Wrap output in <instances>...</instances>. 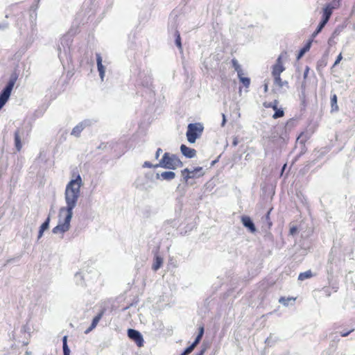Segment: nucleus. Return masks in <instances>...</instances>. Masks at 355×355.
Wrapping results in <instances>:
<instances>
[{
    "mask_svg": "<svg viewBox=\"0 0 355 355\" xmlns=\"http://www.w3.org/2000/svg\"><path fill=\"white\" fill-rule=\"evenodd\" d=\"M183 180L189 184V180L190 179L198 178L200 177L203 176L204 172L202 171V167H196L193 169L184 168L181 171Z\"/></svg>",
    "mask_w": 355,
    "mask_h": 355,
    "instance_id": "obj_7",
    "label": "nucleus"
},
{
    "mask_svg": "<svg viewBox=\"0 0 355 355\" xmlns=\"http://www.w3.org/2000/svg\"><path fill=\"white\" fill-rule=\"evenodd\" d=\"M96 62H97V68L98 71L99 72V76L101 78V80L103 81L104 76H105V68L102 64V58L101 56L100 53H96Z\"/></svg>",
    "mask_w": 355,
    "mask_h": 355,
    "instance_id": "obj_15",
    "label": "nucleus"
},
{
    "mask_svg": "<svg viewBox=\"0 0 355 355\" xmlns=\"http://www.w3.org/2000/svg\"><path fill=\"white\" fill-rule=\"evenodd\" d=\"M51 218L50 216H49L45 221L40 226V228L42 229V230H46L49 227V223H50Z\"/></svg>",
    "mask_w": 355,
    "mask_h": 355,
    "instance_id": "obj_35",
    "label": "nucleus"
},
{
    "mask_svg": "<svg viewBox=\"0 0 355 355\" xmlns=\"http://www.w3.org/2000/svg\"><path fill=\"white\" fill-rule=\"evenodd\" d=\"M312 276V272L311 270H307L306 272H301L298 276V279L300 281H303L304 279L311 277Z\"/></svg>",
    "mask_w": 355,
    "mask_h": 355,
    "instance_id": "obj_29",
    "label": "nucleus"
},
{
    "mask_svg": "<svg viewBox=\"0 0 355 355\" xmlns=\"http://www.w3.org/2000/svg\"><path fill=\"white\" fill-rule=\"evenodd\" d=\"M144 168H156L155 164H151L150 162H145L143 164Z\"/></svg>",
    "mask_w": 355,
    "mask_h": 355,
    "instance_id": "obj_38",
    "label": "nucleus"
},
{
    "mask_svg": "<svg viewBox=\"0 0 355 355\" xmlns=\"http://www.w3.org/2000/svg\"><path fill=\"white\" fill-rule=\"evenodd\" d=\"M63 355H70V354H63Z\"/></svg>",
    "mask_w": 355,
    "mask_h": 355,
    "instance_id": "obj_59",
    "label": "nucleus"
},
{
    "mask_svg": "<svg viewBox=\"0 0 355 355\" xmlns=\"http://www.w3.org/2000/svg\"><path fill=\"white\" fill-rule=\"evenodd\" d=\"M203 334H204V327H200L199 328V332H198V334L197 335L196 338H198L201 340L202 336H203Z\"/></svg>",
    "mask_w": 355,
    "mask_h": 355,
    "instance_id": "obj_40",
    "label": "nucleus"
},
{
    "mask_svg": "<svg viewBox=\"0 0 355 355\" xmlns=\"http://www.w3.org/2000/svg\"><path fill=\"white\" fill-rule=\"evenodd\" d=\"M72 40L69 35H65L60 39V44L58 45V57L60 60L67 58L71 51Z\"/></svg>",
    "mask_w": 355,
    "mask_h": 355,
    "instance_id": "obj_4",
    "label": "nucleus"
},
{
    "mask_svg": "<svg viewBox=\"0 0 355 355\" xmlns=\"http://www.w3.org/2000/svg\"><path fill=\"white\" fill-rule=\"evenodd\" d=\"M163 263V259L159 257V255L156 254L155 256V260H154V263L152 266V269L155 271H157V270H159L162 265Z\"/></svg>",
    "mask_w": 355,
    "mask_h": 355,
    "instance_id": "obj_20",
    "label": "nucleus"
},
{
    "mask_svg": "<svg viewBox=\"0 0 355 355\" xmlns=\"http://www.w3.org/2000/svg\"><path fill=\"white\" fill-rule=\"evenodd\" d=\"M327 58H328V54H324L322 58L317 63V68L318 69H322L324 67H326L327 64Z\"/></svg>",
    "mask_w": 355,
    "mask_h": 355,
    "instance_id": "obj_24",
    "label": "nucleus"
},
{
    "mask_svg": "<svg viewBox=\"0 0 355 355\" xmlns=\"http://www.w3.org/2000/svg\"><path fill=\"white\" fill-rule=\"evenodd\" d=\"M9 27V24L8 22L0 23V31H4Z\"/></svg>",
    "mask_w": 355,
    "mask_h": 355,
    "instance_id": "obj_39",
    "label": "nucleus"
},
{
    "mask_svg": "<svg viewBox=\"0 0 355 355\" xmlns=\"http://www.w3.org/2000/svg\"><path fill=\"white\" fill-rule=\"evenodd\" d=\"M139 83L145 87H150L152 85L153 79L150 74L144 72L139 73Z\"/></svg>",
    "mask_w": 355,
    "mask_h": 355,
    "instance_id": "obj_12",
    "label": "nucleus"
},
{
    "mask_svg": "<svg viewBox=\"0 0 355 355\" xmlns=\"http://www.w3.org/2000/svg\"><path fill=\"white\" fill-rule=\"evenodd\" d=\"M201 340L198 338H196L195 340L193 341V343L191 345L193 348H195L196 347V345L200 343Z\"/></svg>",
    "mask_w": 355,
    "mask_h": 355,
    "instance_id": "obj_47",
    "label": "nucleus"
},
{
    "mask_svg": "<svg viewBox=\"0 0 355 355\" xmlns=\"http://www.w3.org/2000/svg\"><path fill=\"white\" fill-rule=\"evenodd\" d=\"M297 231V228L295 226H293L290 229V234L294 235Z\"/></svg>",
    "mask_w": 355,
    "mask_h": 355,
    "instance_id": "obj_45",
    "label": "nucleus"
},
{
    "mask_svg": "<svg viewBox=\"0 0 355 355\" xmlns=\"http://www.w3.org/2000/svg\"><path fill=\"white\" fill-rule=\"evenodd\" d=\"M240 81L243 84L245 87H248L250 84V80L249 78L243 77V75L238 76Z\"/></svg>",
    "mask_w": 355,
    "mask_h": 355,
    "instance_id": "obj_34",
    "label": "nucleus"
},
{
    "mask_svg": "<svg viewBox=\"0 0 355 355\" xmlns=\"http://www.w3.org/2000/svg\"><path fill=\"white\" fill-rule=\"evenodd\" d=\"M193 349L194 348L190 345L187 347L180 355H189Z\"/></svg>",
    "mask_w": 355,
    "mask_h": 355,
    "instance_id": "obj_36",
    "label": "nucleus"
},
{
    "mask_svg": "<svg viewBox=\"0 0 355 355\" xmlns=\"http://www.w3.org/2000/svg\"><path fill=\"white\" fill-rule=\"evenodd\" d=\"M286 164H284V166H283L282 170H284V169L285 168V167H286Z\"/></svg>",
    "mask_w": 355,
    "mask_h": 355,
    "instance_id": "obj_58",
    "label": "nucleus"
},
{
    "mask_svg": "<svg viewBox=\"0 0 355 355\" xmlns=\"http://www.w3.org/2000/svg\"><path fill=\"white\" fill-rule=\"evenodd\" d=\"M176 175L173 171H164L162 173H157L155 178L157 180L171 181L175 178Z\"/></svg>",
    "mask_w": 355,
    "mask_h": 355,
    "instance_id": "obj_13",
    "label": "nucleus"
},
{
    "mask_svg": "<svg viewBox=\"0 0 355 355\" xmlns=\"http://www.w3.org/2000/svg\"><path fill=\"white\" fill-rule=\"evenodd\" d=\"M285 70L284 67L283 66L282 61V55H280L277 60L275 64L272 67V75L273 78L277 77L279 80V76H280L281 73Z\"/></svg>",
    "mask_w": 355,
    "mask_h": 355,
    "instance_id": "obj_10",
    "label": "nucleus"
},
{
    "mask_svg": "<svg viewBox=\"0 0 355 355\" xmlns=\"http://www.w3.org/2000/svg\"><path fill=\"white\" fill-rule=\"evenodd\" d=\"M300 99L302 102V104L304 105L306 103V94L304 91H301V94H300Z\"/></svg>",
    "mask_w": 355,
    "mask_h": 355,
    "instance_id": "obj_37",
    "label": "nucleus"
},
{
    "mask_svg": "<svg viewBox=\"0 0 355 355\" xmlns=\"http://www.w3.org/2000/svg\"><path fill=\"white\" fill-rule=\"evenodd\" d=\"M15 146L17 151H20L22 148L19 130H17L15 132Z\"/></svg>",
    "mask_w": 355,
    "mask_h": 355,
    "instance_id": "obj_19",
    "label": "nucleus"
},
{
    "mask_svg": "<svg viewBox=\"0 0 355 355\" xmlns=\"http://www.w3.org/2000/svg\"><path fill=\"white\" fill-rule=\"evenodd\" d=\"M102 316H103V312L98 314L96 316H95L92 322L90 327L85 331V333L88 334L92 329H94L96 327L99 320L101 319Z\"/></svg>",
    "mask_w": 355,
    "mask_h": 355,
    "instance_id": "obj_17",
    "label": "nucleus"
},
{
    "mask_svg": "<svg viewBox=\"0 0 355 355\" xmlns=\"http://www.w3.org/2000/svg\"><path fill=\"white\" fill-rule=\"evenodd\" d=\"M82 178L79 174L75 179L69 182L64 191V200L66 207H62L59 209V216L60 217L64 212L73 215V209L76 206L80 194V187L82 186Z\"/></svg>",
    "mask_w": 355,
    "mask_h": 355,
    "instance_id": "obj_1",
    "label": "nucleus"
},
{
    "mask_svg": "<svg viewBox=\"0 0 355 355\" xmlns=\"http://www.w3.org/2000/svg\"><path fill=\"white\" fill-rule=\"evenodd\" d=\"M180 150L182 155L187 158H193L196 155L195 149L189 148L184 144L180 146Z\"/></svg>",
    "mask_w": 355,
    "mask_h": 355,
    "instance_id": "obj_14",
    "label": "nucleus"
},
{
    "mask_svg": "<svg viewBox=\"0 0 355 355\" xmlns=\"http://www.w3.org/2000/svg\"><path fill=\"white\" fill-rule=\"evenodd\" d=\"M309 70H310L309 67L308 66H306L305 68V70L304 71V75H303L304 80L307 78Z\"/></svg>",
    "mask_w": 355,
    "mask_h": 355,
    "instance_id": "obj_44",
    "label": "nucleus"
},
{
    "mask_svg": "<svg viewBox=\"0 0 355 355\" xmlns=\"http://www.w3.org/2000/svg\"><path fill=\"white\" fill-rule=\"evenodd\" d=\"M295 298L281 297L279 300V302L284 306H288L290 301H295Z\"/></svg>",
    "mask_w": 355,
    "mask_h": 355,
    "instance_id": "obj_32",
    "label": "nucleus"
},
{
    "mask_svg": "<svg viewBox=\"0 0 355 355\" xmlns=\"http://www.w3.org/2000/svg\"><path fill=\"white\" fill-rule=\"evenodd\" d=\"M92 124L90 120L87 119L80 122L78 125H76L72 130L71 135L78 137L80 135L81 132L87 126H89Z\"/></svg>",
    "mask_w": 355,
    "mask_h": 355,
    "instance_id": "obj_9",
    "label": "nucleus"
},
{
    "mask_svg": "<svg viewBox=\"0 0 355 355\" xmlns=\"http://www.w3.org/2000/svg\"><path fill=\"white\" fill-rule=\"evenodd\" d=\"M17 76H12L8 82L6 87L2 89L0 93V110L6 104L9 99L12 88L15 84Z\"/></svg>",
    "mask_w": 355,
    "mask_h": 355,
    "instance_id": "obj_5",
    "label": "nucleus"
},
{
    "mask_svg": "<svg viewBox=\"0 0 355 355\" xmlns=\"http://www.w3.org/2000/svg\"><path fill=\"white\" fill-rule=\"evenodd\" d=\"M354 329H352L347 331H342L340 333V336H343V337H346L349 334H351L352 331H354Z\"/></svg>",
    "mask_w": 355,
    "mask_h": 355,
    "instance_id": "obj_41",
    "label": "nucleus"
},
{
    "mask_svg": "<svg viewBox=\"0 0 355 355\" xmlns=\"http://www.w3.org/2000/svg\"><path fill=\"white\" fill-rule=\"evenodd\" d=\"M30 354H31V352H26V355H30Z\"/></svg>",
    "mask_w": 355,
    "mask_h": 355,
    "instance_id": "obj_56",
    "label": "nucleus"
},
{
    "mask_svg": "<svg viewBox=\"0 0 355 355\" xmlns=\"http://www.w3.org/2000/svg\"><path fill=\"white\" fill-rule=\"evenodd\" d=\"M216 160L215 161H213L212 163H211V165H214L215 163H216Z\"/></svg>",
    "mask_w": 355,
    "mask_h": 355,
    "instance_id": "obj_57",
    "label": "nucleus"
},
{
    "mask_svg": "<svg viewBox=\"0 0 355 355\" xmlns=\"http://www.w3.org/2000/svg\"><path fill=\"white\" fill-rule=\"evenodd\" d=\"M204 127L200 123H189L187 126L186 136L189 143L193 144L202 135Z\"/></svg>",
    "mask_w": 355,
    "mask_h": 355,
    "instance_id": "obj_3",
    "label": "nucleus"
},
{
    "mask_svg": "<svg viewBox=\"0 0 355 355\" xmlns=\"http://www.w3.org/2000/svg\"><path fill=\"white\" fill-rule=\"evenodd\" d=\"M331 111H337L338 110V106L337 104V96L334 94L331 96Z\"/></svg>",
    "mask_w": 355,
    "mask_h": 355,
    "instance_id": "obj_28",
    "label": "nucleus"
},
{
    "mask_svg": "<svg viewBox=\"0 0 355 355\" xmlns=\"http://www.w3.org/2000/svg\"><path fill=\"white\" fill-rule=\"evenodd\" d=\"M162 153V148H157L156 153H155V158L156 159H158V158L160 156V154Z\"/></svg>",
    "mask_w": 355,
    "mask_h": 355,
    "instance_id": "obj_43",
    "label": "nucleus"
},
{
    "mask_svg": "<svg viewBox=\"0 0 355 355\" xmlns=\"http://www.w3.org/2000/svg\"><path fill=\"white\" fill-rule=\"evenodd\" d=\"M174 35L175 37V44H176V46L178 47V49L180 50H182V46L180 34L179 31L177 30L176 28H175V31H174Z\"/></svg>",
    "mask_w": 355,
    "mask_h": 355,
    "instance_id": "obj_25",
    "label": "nucleus"
},
{
    "mask_svg": "<svg viewBox=\"0 0 355 355\" xmlns=\"http://www.w3.org/2000/svg\"><path fill=\"white\" fill-rule=\"evenodd\" d=\"M274 83L281 88L284 87H288V83L286 80L283 81L280 76H279V80L277 79V77L274 78Z\"/></svg>",
    "mask_w": 355,
    "mask_h": 355,
    "instance_id": "obj_27",
    "label": "nucleus"
},
{
    "mask_svg": "<svg viewBox=\"0 0 355 355\" xmlns=\"http://www.w3.org/2000/svg\"><path fill=\"white\" fill-rule=\"evenodd\" d=\"M14 259H8L7 261H6V263L5 264V266L9 263H10L12 261H13Z\"/></svg>",
    "mask_w": 355,
    "mask_h": 355,
    "instance_id": "obj_54",
    "label": "nucleus"
},
{
    "mask_svg": "<svg viewBox=\"0 0 355 355\" xmlns=\"http://www.w3.org/2000/svg\"><path fill=\"white\" fill-rule=\"evenodd\" d=\"M222 116H223V121H222L221 125L224 126L226 123V119H225V116L224 114H223Z\"/></svg>",
    "mask_w": 355,
    "mask_h": 355,
    "instance_id": "obj_50",
    "label": "nucleus"
},
{
    "mask_svg": "<svg viewBox=\"0 0 355 355\" xmlns=\"http://www.w3.org/2000/svg\"><path fill=\"white\" fill-rule=\"evenodd\" d=\"M312 41L309 40L303 48H302L297 55V60H300L307 51H309L311 46Z\"/></svg>",
    "mask_w": 355,
    "mask_h": 355,
    "instance_id": "obj_21",
    "label": "nucleus"
},
{
    "mask_svg": "<svg viewBox=\"0 0 355 355\" xmlns=\"http://www.w3.org/2000/svg\"><path fill=\"white\" fill-rule=\"evenodd\" d=\"M334 340H339V338L336 335L334 338Z\"/></svg>",
    "mask_w": 355,
    "mask_h": 355,
    "instance_id": "obj_55",
    "label": "nucleus"
},
{
    "mask_svg": "<svg viewBox=\"0 0 355 355\" xmlns=\"http://www.w3.org/2000/svg\"><path fill=\"white\" fill-rule=\"evenodd\" d=\"M335 8L336 7L334 3H329L327 4L323 8L322 18L321 21L327 24Z\"/></svg>",
    "mask_w": 355,
    "mask_h": 355,
    "instance_id": "obj_11",
    "label": "nucleus"
},
{
    "mask_svg": "<svg viewBox=\"0 0 355 355\" xmlns=\"http://www.w3.org/2000/svg\"><path fill=\"white\" fill-rule=\"evenodd\" d=\"M128 336L130 339L133 340L138 347L144 346V338L141 334L135 329H129L128 330Z\"/></svg>",
    "mask_w": 355,
    "mask_h": 355,
    "instance_id": "obj_8",
    "label": "nucleus"
},
{
    "mask_svg": "<svg viewBox=\"0 0 355 355\" xmlns=\"http://www.w3.org/2000/svg\"><path fill=\"white\" fill-rule=\"evenodd\" d=\"M275 110V112L272 116L274 119H278L284 116V111L281 109H277L276 106L273 107Z\"/></svg>",
    "mask_w": 355,
    "mask_h": 355,
    "instance_id": "obj_33",
    "label": "nucleus"
},
{
    "mask_svg": "<svg viewBox=\"0 0 355 355\" xmlns=\"http://www.w3.org/2000/svg\"><path fill=\"white\" fill-rule=\"evenodd\" d=\"M326 24H327V23H326V22H324V21H320V22L319 23V24H318V26L317 28H316V29H315V31L313 33V34H312V37H316V35L322 31V28L324 27V26H325Z\"/></svg>",
    "mask_w": 355,
    "mask_h": 355,
    "instance_id": "obj_30",
    "label": "nucleus"
},
{
    "mask_svg": "<svg viewBox=\"0 0 355 355\" xmlns=\"http://www.w3.org/2000/svg\"><path fill=\"white\" fill-rule=\"evenodd\" d=\"M45 230H42V229H41L40 227V230H39V232H38V236H37V239L39 240L43 235V233Z\"/></svg>",
    "mask_w": 355,
    "mask_h": 355,
    "instance_id": "obj_48",
    "label": "nucleus"
},
{
    "mask_svg": "<svg viewBox=\"0 0 355 355\" xmlns=\"http://www.w3.org/2000/svg\"><path fill=\"white\" fill-rule=\"evenodd\" d=\"M264 92H268V84H267V83H266V84L264 85Z\"/></svg>",
    "mask_w": 355,
    "mask_h": 355,
    "instance_id": "obj_53",
    "label": "nucleus"
},
{
    "mask_svg": "<svg viewBox=\"0 0 355 355\" xmlns=\"http://www.w3.org/2000/svg\"><path fill=\"white\" fill-rule=\"evenodd\" d=\"M271 209H270L266 214L262 218V223H263V227L266 229H270L272 226V222L270 219V214Z\"/></svg>",
    "mask_w": 355,
    "mask_h": 355,
    "instance_id": "obj_18",
    "label": "nucleus"
},
{
    "mask_svg": "<svg viewBox=\"0 0 355 355\" xmlns=\"http://www.w3.org/2000/svg\"><path fill=\"white\" fill-rule=\"evenodd\" d=\"M305 90H306V83H305V82H303L301 85V91L305 92Z\"/></svg>",
    "mask_w": 355,
    "mask_h": 355,
    "instance_id": "obj_51",
    "label": "nucleus"
},
{
    "mask_svg": "<svg viewBox=\"0 0 355 355\" xmlns=\"http://www.w3.org/2000/svg\"><path fill=\"white\" fill-rule=\"evenodd\" d=\"M62 349H63V354H70V349L67 345V336H64L62 338Z\"/></svg>",
    "mask_w": 355,
    "mask_h": 355,
    "instance_id": "obj_31",
    "label": "nucleus"
},
{
    "mask_svg": "<svg viewBox=\"0 0 355 355\" xmlns=\"http://www.w3.org/2000/svg\"><path fill=\"white\" fill-rule=\"evenodd\" d=\"M241 221L243 226L248 228L251 232H254L256 231L254 224L249 216H242Z\"/></svg>",
    "mask_w": 355,
    "mask_h": 355,
    "instance_id": "obj_16",
    "label": "nucleus"
},
{
    "mask_svg": "<svg viewBox=\"0 0 355 355\" xmlns=\"http://www.w3.org/2000/svg\"><path fill=\"white\" fill-rule=\"evenodd\" d=\"M238 143H239V141H238L237 137H234V138L233 139L232 145H233L234 146H237Z\"/></svg>",
    "mask_w": 355,
    "mask_h": 355,
    "instance_id": "obj_49",
    "label": "nucleus"
},
{
    "mask_svg": "<svg viewBox=\"0 0 355 355\" xmlns=\"http://www.w3.org/2000/svg\"><path fill=\"white\" fill-rule=\"evenodd\" d=\"M201 340L198 338H196L195 340L193 341V343L191 345L193 348H195L196 347V345L200 343Z\"/></svg>",
    "mask_w": 355,
    "mask_h": 355,
    "instance_id": "obj_46",
    "label": "nucleus"
},
{
    "mask_svg": "<svg viewBox=\"0 0 355 355\" xmlns=\"http://www.w3.org/2000/svg\"><path fill=\"white\" fill-rule=\"evenodd\" d=\"M302 135H300L297 139V143H299L301 144V151L298 155H297L294 159V162H296L300 156H302L303 154L306 152V148L304 146L305 141L302 139H301Z\"/></svg>",
    "mask_w": 355,
    "mask_h": 355,
    "instance_id": "obj_22",
    "label": "nucleus"
},
{
    "mask_svg": "<svg viewBox=\"0 0 355 355\" xmlns=\"http://www.w3.org/2000/svg\"><path fill=\"white\" fill-rule=\"evenodd\" d=\"M183 166L182 162L179 157L169 153H165L159 163L155 164V167H162L166 169L175 170Z\"/></svg>",
    "mask_w": 355,
    "mask_h": 355,
    "instance_id": "obj_2",
    "label": "nucleus"
},
{
    "mask_svg": "<svg viewBox=\"0 0 355 355\" xmlns=\"http://www.w3.org/2000/svg\"><path fill=\"white\" fill-rule=\"evenodd\" d=\"M74 281L76 285H84V276L81 272H77L74 275Z\"/></svg>",
    "mask_w": 355,
    "mask_h": 355,
    "instance_id": "obj_23",
    "label": "nucleus"
},
{
    "mask_svg": "<svg viewBox=\"0 0 355 355\" xmlns=\"http://www.w3.org/2000/svg\"><path fill=\"white\" fill-rule=\"evenodd\" d=\"M61 217L59 216V222L58 225L53 228L52 232L53 234H61L63 235L65 232H67L70 228V222L73 217V215H70L69 214H66L63 220H61Z\"/></svg>",
    "mask_w": 355,
    "mask_h": 355,
    "instance_id": "obj_6",
    "label": "nucleus"
},
{
    "mask_svg": "<svg viewBox=\"0 0 355 355\" xmlns=\"http://www.w3.org/2000/svg\"><path fill=\"white\" fill-rule=\"evenodd\" d=\"M232 66L234 68L235 71L237 72L238 76H241V75H243V70L241 68L240 64H239L238 61L236 59H233L232 60Z\"/></svg>",
    "mask_w": 355,
    "mask_h": 355,
    "instance_id": "obj_26",
    "label": "nucleus"
},
{
    "mask_svg": "<svg viewBox=\"0 0 355 355\" xmlns=\"http://www.w3.org/2000/svg\"><path fill=\"white\" fill-rule=\"evenodd\" d=\"M342 59H343L342 54L340 53L338 55V57H337V58H336V61H335V62L334 64V67L336 66L341 61Z\"/></svg>",
    "mask_w": 355,
    "mask_h": 355,
    "instance_id": "obj_42",
    "label": "nucleus"
},
{
    "mask_svg": "<svg viewBox=\"0 0 355 355\" xmlns=\"http://www.w3.org/2000/svg\"><path fill=\"white\" fill-rule=\"evenodd\" d=\"M205 351H206V348L205 347V348L202 349L197 355H203Z\"/></svg>",
    "mask_w": 355,
    "mask_h": 355,
    "instance_id": "obj_52",
    "label": "nucleus"
}]
</instances>
